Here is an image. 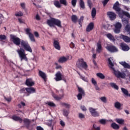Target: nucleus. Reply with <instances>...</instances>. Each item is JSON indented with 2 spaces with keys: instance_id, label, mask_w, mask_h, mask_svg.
<instances>
[{
  "instance_id": "nucleus-6",
  "label": "nucleus",
  "mask_w": 130,
  "mask_h": 130,
  "mask_svg": "<svg viewBox=\"0 0 130 130\" xmlns=\"http://www.w3.org/2000/svg\"><path fill=\"white\" fill-rule=\"evenodd\" d=\"M106 48L110 52H117L118 51V49L116 46L111 44H108Z\"/></svg>"
},
{
  "instance_id": "nucleus-36",
  "label": "nucleus",
  "mask_w": 130,
  "mask_h": 130,
  "mask_svg": "<svg viewBox=\"0 0 130 130\" xmlns=\"http://www.w3.org/2000/svg\"><path fill=\"white\" fill-rule=\"evenodd\" d=\"M23 13L21 11L16 12L15 14V16H16V17H22L23 16Z\"/></svg>"
},
{
  "instance_id": "nucleus-23",
  "label": "nucleus",
  "mask_w": 130,
  "mask_h": 130,
  "mask_svg": "<svg viewBox=\"0 0 130 130\" xmlns=\"http://www.w3.org/2000/svg\"><path fill=\"white\" fill-rule=\"evenodd\" d=\"M53 44L56 49H58V50H59L60 49V46H59V43L57 41H54Z\"/></svg>"
},
{
  "instance_id": "nucleus-52",
  "label": "nucleus",
  "mask_w": 130,
  "mask_h": 130,
  "mask_svg": "<svg viewBox=\"0 0 130 130\" xmlns=\"http://www.w3.org/2000/svg\"><path fill=\"white\" fill-rule=\"evenodd\" d=\"M79 118H85V115L82 113L79 114Z\"/></svg>"
},
{
  "instance_id": "nucleus-39",
  "label": "nucleus",
  "mask_w": 130,
  "mask_h": 130,
  "mask_svg": "<svg viewBox=\"0 0 130 130\" xmlns=\"http://www.w3.org/2000/svg\"><path fill=\"white\" fill-rule=\"evenodd\" d=\"M7 39V36L5 35H0V40L3 41V40H6Z\"/></svg>"
},
{
  "instance_id": "nucleus-17",
  "label": "nucleus",
  "mask_w": 130,
  "mask_h": 130,
  "mask_svg": "<svg viewBox=\"0 0 130 130\" xmlns=\"http://www.w3.org/2000/svg\"><path fill=\"white\" fill-rule=\"evenodd\" d=\"M102 46L101 45V41H99L97 43L96 52L100 53L102 51Z\"/></svg>"
},
{
  "instance_id": "nucleus-58",
  "label": "nucleus",
  "mask_w": 130,
  "mask_h": 130,
  "mask_svg": "<svg viewBox=\"0 0 130 130\" xmlns=\"http://www.w3.org/2000/svg\"><path fill=\"white\" fill-rule=\"evenodd\" d=\"M60 124L61 125V126H64L66 125L64 122H63L62 120L60 121Z\"/></svg>"
},
{
  "instance_id": "nucleus-24",
  "label": "nucleus",
  "mask_w": 130,
  "mask_h": 130,
  "mask_svg": "<svg viewBox=\"0 0 130 130\" xmlns=\"http://www.w3.org/2000/svg\"><path fill=\"white\" fill-rule=\"evenodd\" d=\"M120 63L122 66L125 69H130V65L127 63L123 61L120 62Z\"/></svg>"
},
{
  "instance_id": "nucleus-21",
  "label": "nucleus",
  "mask_w": 130,
  "mask_h": 130,
  "mask_svg": "<svg viewBox=\"0 0 130 130\" xmlns=\"http://www.w3.org/2000/svg\"><path fill=\"white\" fill-rule=\"evenodd\" d=\"M12 119L14 120H15L16 121H19V122L21 123L22 121H23V120L22 118H21L20 117L14 115L12 117Z\"/></svg>"
},
{
  "instance_id": "nucleus-29",
  "label": "nucleus",
  "mask_w": 130,
  "mask_h": 130,
  "mask_svg": "<svg viewBox=\"0 0 130 130\" xmlns=\"http://www.w3.org/2000/svg\"><path fill=\"white\" fill-rule=\"evenodd\" d=\"M96 8H93L91 11L92 18H95V17L96 16Z\"/></svg>"
},
{
  "instance_id": "nucleus-55",
  "label": "nucleus",
  "mask_w": 130,
  "mask_h": 130,
  "mask_svg": "<svg viewBox=\"0 0 130 130\" xmlns=\"http://www.w3.org/2000/svg\"><path fill=\"white\" fill-rule=\"evenodd\" d=\"M5 99L8 102H11V101H12V98H5Z\"/></svg>"
},
{
  "instance_id": "nucleus-56",
  "label": "nucleus",
  "mask_w": 130,
  "mask_h": 130,
  "mask_svg": "<svg viewBox=\"0 0 130 130\" xmlns=\"http://www.w3.org/2000/svg\"><path fill=\"white\" fill-rule=\"evenodd\" d=\"M81 109H82V110H83V111H86V110H87V109H86V107L84 106H82L81 107Z\"/></svg>"
},
{
  "instance_id": "nucleus-28",
  "label": "nucleus",
  "mask_w": 130,
  "mask_h": 130,
  "mask_svg": "<svg viewBox=\"0 0 130 130\" xmlns=\"http://www.w3.org/2000/svg\"><path fill=\"white\" fill-rule=\"evenodd\" d=\"M68 58L66 57H61L59 60L58 61L59 62H66V61H67L68 60Z\"/></svg>"
},
{
  "instance_id": "nucleus-43",
  "label": "nucleus",
  "mask_w": 130,
  "mask_h": 130,
  "mask_svg": "<svg viewBox=\"0 0 130 130\" xmlns=\"http://www.w3.org/2000/svg\"><path fill=\"white\" fill-rule=\"evenodd\" d=\"M122 21L123 25H127V24H128V20L123 18L122 19Z\"/></svg>"
},
{
  "instance_id": "nucleus-42",
  "label": "nucleus",
  "mask_w": 130,
  "mask_h": 130,
  "mask_svg": "<svg viewBox=\"0 0 130 130\" xmlns=\"http://www.w3.org/2000/svg\"><path fill=\"white\" fill-rule=\"evenodd\" d=\"M111 86L114 89H116V90H118V86H117L115 83H111Z\"/></svg>"
},
{
  "instance_id": "nucleus-9",
  "label": "nucleus",
  "mask_w": 130,
  "mask_h": 130,
  "mask_svg": "<svg viewBox=\"0 0 130 130\" xmlns=\"http://www.w3.org/2000/svg\"><path fill=\"white\" fill-rule=\"evenodd\" d=\"M78 92L79 93L77 95V98L78 100H81L83 98V96H85V91L83 90V88L78 87Z\"/></svg>"
},
{
  "instance_id": "nucleus-63",
  "label": "nucleus",
  "mask_w": 130,
  "mask_h": 130,
  "mask_svg": "<svg viewBox=\"0 0 130 130\" xmlns=\"http://www.w3.org/2000/svg\"><path fill=\"white\" fill-rule=\"evenodd\" d=\"M20 6L22 9H25V4L24 3H21Z\"/></svg>"
},
{
  "instance_id": "nucleus-16",
  "label": "nucleus",
  "mask_w": 130,
  "mask_h": 130,
  "mask_svg": "<svg viewBox=\"0 0 130 130\" xmlns=\"http://www.w3.org/2000/svg\"><path fill=\"white\" fill-rule=\"evenodd\" d=\"M25 90L27 93H28V94L36 93V89L34 87H26Z\"/></svg>"
},
{
  "instance_id": "nucleus-2",
  "label": "nucleus",
  "mask_w": 130,
  "mask_h": 130,
  "mask_svg": "<svg viewBox=\"0 0 130 130\" xmlns=\"http://www.w3.org/2000/svg\"><path fill=\"white\" fill-rule=\"evenodd\" d=\"M108 62L110 66V68L114 71V74L117 78H121L122 79H124L125 78L126 75L124 72H122L121 73L119 71H116L114 70V68H113V67L114 66V64H113V57H110L108 58Z\"/></svg>"
},
{
  "instance_id": "nucleus-7",
  "label": "nucleus",
  "mask_w": 130,
  "mask_h": 130,
  "mask_svg": "<svg viewBox=\"0 0 130 130\" xmlns=\"http://www.w3.org/2000/svg\"><path fill=\"white\" fill-rule=\"evenodd\" d=\"M115 27L114 32L115 33H119L120 32V29L122 26L121 23L119 22H117L114 25Z\"/></svg>"
},
{
  "instance_id": "nucleus-26",
  "label": "nucleus",
  "mask_w": 130,
  "mask_h": 130,
  "mask_svg": "<svg viewBox=\"0 0 130 130\" xmlns=\"http://www.w3.org/2000/svg\"><path fill=\"white\" fill-rule=\"evenodd\" d=\"M71 20L73 23H77L78 20V16H77V15H73L71 16Z\"/></svg>"
},
{
  "instance_id": "nucleus-62",
  "label": "nucleus",
  "mask_w": 130,
  "mask_h": 130,
  "mask_svg": "<svg viewBox=\"0 0 130 130\" xmlns=\"http://www.w3.org/2000/svg\"><path fill=\"white\" fill-rule=\"evenodd\" d=\"M18 21L19 22V23H20V24H22V23H23V19L20 18H18Z\"/></svg>"
},
{
  "instance_id": "nucleus-22",
  "label": "nucleus",
  "mask_w": 130,
  "mask_h": 130,
  "mask_svg": "<svg viewBox=\"0 0 130 130\" xmlns=\"http://www.w3.org/2000/svg\"><path fill=\"white\" fill-rule=\"evenodd\" d=\"M107 37L110 39V40H111V41H113V42H115V39L114 38V37L111 34H107L106 35Z\"/></svg>"
},
{
  "instance_id": "nucleus-18",
  "label": "nucleus",
  "mask_w": 130,
  "mask_h": 130,
  "mask_svg": "<svg viewBox=\"0 0 130 130\" xmlns=\"http://www.w3.org/2000/svg\"><path fill=\"white\" fill-rule=\"evenodd\" d=\"M39 75L40 77H41V78L43 79L45 82H46V74L42 72V71L39 70Z\"/></svg>"
},
{
  "instance_id": "nucleus-10",
  "label": "nucleus",
  "mask_w": 130,
  "mask_h": 130,
  "mask_svg": "<svg viewBox=\"0 0 130 130\" xmlns=\"http://www.w3.org/2000/svg\"><path fill=\"white\" fill-rule=\"evenodd\" d=\"M120 46L122 50L123 51H128L130 49L129 46L124 43H121Z\"/></svg>"
},
{
  "instance_id": "nucleus-25",
  "label": "nucleus",
  "mask_w": 130,
  "mask_h": 130,
  "mask_svg": "<svg viewBox=\"0 0 130 130\" xmlns=\"http://www.w3.org/2000/svg\"><path fill=\"white\" fill-rule=\"evenodd\" d=\"M54 5L56 8H58V9H60V8H61V4L60 2H59L58 1H54Z\"/></svg>"
},
{
  "instance_id": "nucleus-12",
  "label": "nucleus",
  "mask_w": 130,
  "mask_h": 130,
  "mask_svg": "<svg viewBox=\"0 0 130 130\" xmlns=\"http://www.w3.org/2000/svg\"><path fill=\"white\" fill-rule=\"evenodd\" d=\"M25 85L27 86V87H32L35 85V82L31 79H27L25 82Z\"/></svg>"
},
{
  "instance_id": "nucleus-4",
  "label": "nucleus",
  "mask_w": 130,
  "mask_h": 130,
  "mask_svg": "<svg viewBox=\"0 0 130 130\" xmlns=\"http://www.w3.org/2000/svg\"><path fill=\"white\" fill-rule=\"evenodd\" d=\"M47 24L49 27H54L55 25L61 28V22L60 20L55 18H52L47 20Z\"/></svg>"
},
{
  "instance_id": "nucleus-30",
  "label": "nucleus",
  "mask_w": 130,
  "mask_h": 130,
  "mask_svg": "<svg viewBox=\"0 0 130 130\" xmlns=\"http://www.w3.org/2000/svg\"><path fill=\"white\" fill-rule=\"evenodd\" d=\"M79 5L81 9H85V3L83 0H79Z\"/></svg>"
},
{
  "instance_id": "nucleus-5",
  "label": "nucleus",
  "mask_w": 130,
  "mask_h": 130,
  "mask_svg": "<svg viewBox=\"0 0 130 130\" xmlns=\"http://www.w3.org/2000/svg\"><path fill=\"white\" fill-rule=\"evenodd\" d=\"M17 52L19 54V56L20 58V60H25V61H28V58L27 57V54L25 52V50L21 48L17 50Z\"/></svg>"
},
{
  "instance_id": "nucleus-20",
  "label": "nucleus",
  "mask_w": 130,
  "mask_h": 130,
  "mask_svg": "<svg viewBox=\"0 0 130 130\" xmlns=\"http://www.w3.org/2000/svg\"><path fill=\"white\" fill-rule=\"evenodd\" d=\"M93 28H94V23H93V22L90 23L86 28L87 32H90V31H92Z\"/></svg>"
},
{
  "instance_id": "nucleus-11",
  "label": "nucleus",
  "mask_w": 130,
  "mask_h": 130,
  "mask_svg": "<svg viewBox=\"0 0 130 130\" xmlns=\"http://www.w3.org/2000/svg\"><path fill=\"white\" fill-rule=\"evenodd\" d=\"M107 15L111 21H113L115 19H116V14L113 12H108Z\"/></svg>"
},
{
  "instance_id": "nucleus-8",
  "label": "nucleus",
  "mask_w": 130,
  "mask_h": 130,
  "mask_svg": "<svg viewBox=\"0 0 130 130\" xmlns=\"http://www.w3.org/2000/svg\"><path fill=\"white\" fill-rule=\"evenodd\" d=\"M25 32L27 34V35H28L30 40L32 42H35V38H34V35H32V33H31V29L28 28L25 29Z\"/></svg>"
},
{
  "instance_id": "nucleus-32",
  "label": "nucleus",
  "mask_w": 130,
  "mask_h": 130,
  "mask_svg": "<svg viewBox=\"0 0 130 130\" xmlns=\"http://www.w3.org/2000/svg\"><path fill=\"white\" fill-rule=\"evenodd\" d=\"M121 90L122 92V93H123V94H124V95H125V96H128V91H127V90H126L125 88H121Z\"/></svg>"
},
{
  "instance_id": "nucleus-19",
  "label": "nucleus",
  "mask_w": 130,
  "mask_h": 130,
  "mask_svg": "<svg viewBox=\"0 0 130 130\" xmlns=\"http://www.w3.org/2000/svg\"><path fill=\"white\" fill-rule=\"evenodd\" d=\"M79 62L83 69H87L88 68V65L86 62L84 61V59H80Z\"/></svg>"
},
{
  "instance_id": "nucleus-41",
  "label": "nucleus",
  "mask_w": 130,
  "mask_h": 130,
  "mask_svg": "<svg viewBox=\"0 0 130 130\" xmlns=\"http://www.w3.org/2000/svg\"><path fill=\"white\" fill-rule=\"evenodd\" d=\"M46 104H47L49 106H50L51 107H55V104H54V103L51 102H48L46 103Z\"/></svg>"
},
{
  "instance_id": "nucleus-1",
  "label": "nucleus",
  "mask_w": 130,
  "mask_h": 130,
  "mask_svg": "<svg viewBox=\"0 0 130 130\" xmlns=\"http://www.w3.org/2000/svg\"><path fill=\"white\" fill-rule=\"evenodd\" d=\"M10 38L11 41L13 42L15 45H17V46H19V45H21L22 47L25 49V50H26V51H29V52H32V48H31V47L28 43V42L22 41L21 42V39L20 38L17 37L16 36H14L13 35H10Z\"/></svg>"
},
{
  "instance_id": "nucleus-45",
  "label": "nucleus",
  "mask_w": 130,
  "mask_h": 130,
  "mask_svg": "<svg viewBox=\"0 0 130 130\" xmlns=\"http://www.w3.org/2000/svg\"><path fill=\"white\" fill-rule=\"evenodd\" d=\"M125 29L126 31H127V32H129L130 31V24H127L125 26Z\"/></svg>"
},
{
  "instance_id": "nucleus-47",
  "label": "nucleus",
  "mask_w": 130,
  "mask_h": 130,
  "mask_svg": "<svg viewBox=\"0 0 130 130\" xmlns=\"http://www.w3.org/2000/svg\"><path fill=\"white\" fill-rule=\"evenodd\" d=\"M71 3L73 7H76V5H77V0H72Z\"/></svg>"
},
{
  "instance_id": "nucleus-3",
  "label": "nucleus",
  "mask_w": 130,
  "mask_h": 130,
  "mask_svg": "<svg viewBox=\"0 0 130 130\" xmlns=\"http://www.w3.org/2000/svg\"><path fill=\"white\" fill-rule=\"evenodd\" d=\"M113 9L116 12H118V14L120 18H123V16H126V17H127V18H130L129 13L120 9V8H119V3L118 2H116V3L114 5Z\"/></svg>"
},
{
  "instance_id": "nucleus-14",
  "label": "nucleus",
  "mask_w": 130,
  "mask_h": 130,
  "mask_svg": "<svg viewBox=\"0 0 130 130\" xmlns=\"http://www.w3.org/2000/svg\"><path fill=\"white\" fill-rule=\"evenodd\" d=\"M120 38H121V39H123L126 43H130V37L123 35H120Z\"/></svg>"
},
{
  "instance_id": "nucleus-64",
  "label": "nucleus",
  "mask_w": 130,
  "mask_h": 130,
  "mask_svg": "<svg viewBox=\"0 0 130 130\" xmlns=\"http://www.w3.org/2000/svg\"><path fill=\"white\" fill-rule=\"evenodd\" d=\"M37 130H44V129H43V128L41 127V126H38V127H37Z\"/></svg>"
},
{
  "instance_id": "nucleus-59",
  "label": "nucleus",
  "mask_w": 130,
  "mask_h": 130,
  "mask_svg": "<svg viewBox=\"0 0 130 130\" xmlns=\"http://www.w3.org/2000/svg\"><path fill=\"white\" fill-rule=\"evenodd\" d=\"M94 130H100V127H95V124L93 125Z\"/></svg>"
},
{
  "instance_id": "nucleus-33",
  "label": "nucleus",
  "mask_w": 130,
  "mask_h": 130,
  "mask_svg": "<svg viewBox=\"0 0 130 130\" xmlns=\"http://www.w3.org/2000/svg\"><path fill=\"white\" fill-rule=\"evenodd\" d=\"M116 121L119 124H122L124 123V120L123 119H116Z\"/></svg>"
},
{
  "instance_id": "nucleus-27",
  "label": "nucleus",
  "mask_w": 130,
  "mask_h": 130,
  "mask_svg": "<svg viewBox=\"0 0 130 130\" xmlns=\"http://www.w3.org/2000/svg\"><path fill=\"white\" fill-rule=\"evenodd\" d=\"M53 97L56 100H60V99H62V98H63V94H62L61 95H60V96H57V95L53 94Z\"/></svg>"
},
{
  "instance_id": "nucleus-15",
  "label": "nucleus",
  "mask_w": 130,
  "mask_h": 130,
  "mask_svg": "<svg viewBox=\"0 0 130 130\" xmlns=\"http://www.w3.org/2000/svg\"><path fill=\"white\" fill-rule=\"evenodd\" d=\"M89 111L91 113V115L94 117L99 116V113L96 111V109H93V108H89Z\"/></svg>"
},
{
  "instance_id": "nucleus-13",
  "label": "nucleus",
  "mask_w": 130,
  "mask_h": 130,
  "mask_svg": "<svg viewBox=\"0 0 130 130\" xmlns=\"http://www.w3.org/2000/svg\"><path fill=\"white\" fill-rule=\"evenodd\" d=\"M55 76V78L54 79L56 82H58V81H61V80H62V77H63V75H61L60 72H58Z\"/></svg>"
},
{
  "instance_id": "nucleus-61",
  "label": "nucleus",
  "mask_w": 130,
  "mask_h": 130,
  "mask_svg": "<svg viewBox=\"0 0 130 130\" xmlns=\"http://www.w3.org/2000/svg\"><path fill=\"white\" fill-rule=\"evenodd\" d=\"M63 115H64V116H68V115H69V112L64 111Z\"/></svg>"
},
{
  "instance_id": "nucleus-50",
  "label": "nucleus",
  "mask_w": 130,
  "mask_h": 130,
  "mask_svg": "<svg viewBox=\"0 0 130 130\" xmlns=\"http://www.w3.org/2000/svg\"><path fill=\"white\" fill-rule=\"evenodd\" d=\"M20 93L22 94V93H26V88H21L20 91Z\"/></svg>"
},
{
  "instance_id": "nucleus-49",
  "label": "nucleus",
  "mask_w": 130,
  "mask_h": 130,
  "mask_svg": "<svg viewBox=\"0 0 130 130\" xmlns=\"http://www.w3.org/2000/svg\"><path fill=\"white\" fill-rule=\"evenodd\" d=\"M91 82H92L93 85H94V86H96V85H97V82H96V80H95V79H94V78L91 79Z\"/></svg>"
},
{
  "instance_id": "nucleus-60",
  "label": "nucleus",
  "mask_w": 130,
  "mask_h": 130,
  "mask_svg": "<svg viewBox=\"0 0 130 130\" xmlns=\"http://www.w3.org/2000/svg\"><path fill=\"white\" fill-rule=\"evenodd\" d=\"M36 20H37L38 21L40 20V16H39V15L37 14L36 16Z\"/></svg>"
},
{
  "instance_id": "nucleus-44",
  "label": "nucleus",
  "mask_w": 130,
  "mask_h": 130,
  "mask_svg": "<svg viewBox=\"0 0 130 130\" xmlns=\"http://www.w3.org/2000/svg\"><path fill=\"white\" fill-rule=\"evenodd\" d=\"M83 21H84V16H81L78 20V23L79 25H81L82 23H83Z\"/></svg>"
},
{
  "instance_id": "nucleus-57",
  "label": "nucleus",
  "mask_w": 130,
  "mask_h": 130,
  "mask_svg": "<svg viewBox=\"0 0 130 130\" xmlns=\"http://www.w3.org/2000/svg\"><path fill=\"white\" fill-rule=\"evenodd\" d=\"M70 47H71V48H74V47H75V44H74V43L73 42H71L70 44Z\"/></svg>"
},
{
  "instance_id": "nucleus-37",
  "label": "nucleus",
  "mask_w": 130,
  "mask_h": 130,
  "mask_svg": "<svg viewBox=\"0 0 130 130\" xmlns=\"http://www.w3.org/2000/svg\"><path fill=\"white\" fill-rule=\"evenodd\" d=\"M96 76L100 79H105V76L102 73H97Z\"/></svg>"
},
{
  "instance_id": "nucleus-51",
  "label": "nucleus",
  "mask_w": 130,
  "mask_h": 130,
  "mask_svg": "<svg viewBox=\"0 0 130 130\" xmlns=\"http://www.w3.org/2000/svg\"><path fill=\"white\" fill-rule=\"evenodd\" d=\"M109 2V0H104L103 1V4L104 5V6L105 7L106 5H107V3Z\"/></svg>"
},
{
  "instance_id": "nucleus-48",
  "label": "nucleus",
  "mask_w": 130,
  "mask_h": 130,
  "mask_svg": "<svg viewBox=\"0 0 130 130\" xmlns=\"http://www.w3.org/2000/svg\"><path fill=\"white\" fill-rule=\"evenodd\" d=\"M99 122L102 124H105L106 123V120L105 119H101L100 120Z\"/></svg>"
},
{
  "instance_id": "nucleus-40",
  "label": "nucleus",
  "mask_w": 130,
  "mask_h": 130,
  "mask_svg": "<svg viewBox=\"0 0 130 130\" xmlns=\"http://www.w3.org/2000/svg\"><path fill=\"white\" fill-rule=\"evenodd\" d=\"M100 99L102 101V102H104V103H106L107 102V99H106V97L103 96L100 98Z\"/></svg>"
},
{
  "instance_id": "nucleus-54",
  "label": "nucleus",
  "mask_w": 130,
  "mask_h": 130,
  "mask_svg": "<svg viewBox=\"0 0 130 130\" xmlns=\"http://www.w3.org/2000/svg\"><path fill=\"white\" fill-rule=\"evenodd\" d=\"M23 121L25 123H29L30 122V120L28 119H24Z\"/></svg>"
},
{
  "instance_id": "nucleus-31",
  "label": "nucleus",
  "mask_w": 130,
  "mask_h": 130,
  "mask_svg": "<svg viewBox=\"0 0 130 130\" xmlns=\"http://www.w3.org/2000/svg\"><path fill=\"white\" fill-rule=\"evenodd\" d=\"M111 127L114 129H119V126L117 124H116L115 123H113L111 124Z\"/></svg>"
},
{
  "instance_id": "nucleus-35",
  "label": "nucleus",
  "mask_w": 130,
  "mask_h": 130,
  "mask_svg": "<svg viewBox=\"0 0 130 130\" xmlns=\"http://www.w3.org/2000/svg\"><path fill=\"white\" fill-rule=\"evenodd\" d=\"M60 4L61 5H63V6H68V2H67V0H59Z\"/></svg>"
},
{
  "instance_id": "nucleus-34",
  "label": "nucleus",
  "mask_w": 130,
  "mask_h": 130,
  "mask_svg": "<svg viewBox=\"0 0 130 130\" xmlns=\"http://www.w3.org/2000/svg\"><path fill=\"white\" fill-rule=\"evenodd\" d=\"M115 107L117 108V109H120V107H121V104L119 102H116L115 103Z\"/></svg>"
},
{
  "instance_id": "nucleus-53",
  "label": "nucleus",
  "mask_w": 130,
  "mask_h": 130,
  "mask_svg": "<svg viewBox=\"0 0 130 130\" xmlns=\"http://www.w3.org/2000/svg\"><path fill=\"white\" fill-rule=\"evenodd\" d=\"M34 35L37 38H38V37H39V34L37 31H35L34 32Z\"/></svg>"
},
{
  "instance_id": "nucleus-46",
  "label": "nucleus",
  "mask_w": 130,
  "mask_h": 130,
  "mask_svg": "<svg viewBox=\"0 0 130 130\" xmlns=\"http://www.w3.org/2000/svg\"><path fill=\"white\" fill-rule=\"evenodd\" d=\"M87 4H88V6L89 7L90 9H91L92 2H91V0H87Z\"/></svg>"
},
{
  "instance_id": "nucleus-38",
  "label": "nucleus",
  "mask_w": 130,
  "mask_h": 130,
  "mask_svg": "<svg viewBox=\"0 0 130 130\" xmlns=\"http://www.w3.org/2000/svg\"><path fill=\"white\" fill-rule=\"evenodd\" d=\"M61 105H62V106H64L66 108H70V107H71L70 104L64 103H61Z\"/></svg>"
}]
</instances>
